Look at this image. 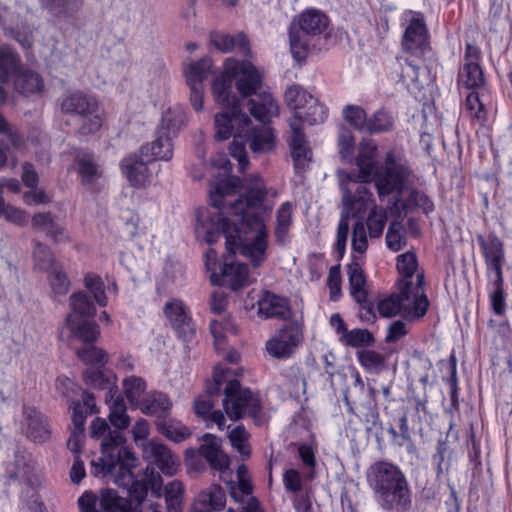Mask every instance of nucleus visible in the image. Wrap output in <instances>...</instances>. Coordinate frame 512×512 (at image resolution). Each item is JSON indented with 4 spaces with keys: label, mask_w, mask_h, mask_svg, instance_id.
Masks as SVG:
<instances>
[{
    "label": "nucleus",
    "mask_w": 512,
    "mask_h": 512,
    "mask_svg": "<svg viewBox=\"0 0 512 512\" xmlns=\"http://www.w3.org/2000/svg\"><path fill=\"white\" fill-rule=\"evenodd\" d=\"M212 94L223 108L214 118L215 138L223 141L233 135L230 154L243 172L249 163L246 144L256 153V127L245 112L256 119V100L250 98L256 94V66L247 59L227 58L223 73L213 80Z\"/></svg>",
    "instance_id": "obj_1"
},
{
    "label": "nucleus",
    "mask_w": 512,
    "mask_h": 512,
    "mask_svg": "<svg viewBox=\"0 0 512 512\" xmlns=\"http://www.w3.org/2000/svg\"><path fill=\"white\" fill-rule=\"evenodd\" d=\"M376 155V145L360 146L356 158L358 178L368 186L373 181L381 201L386 196L394 194L393 200L388 206L392 216L400 218L403 214L417 209L429 215L435 210L431 198L416 188L409 190L406 199L401 197L413 174L406 160L397 155L395 151L389 150L385 155L384 162L380 164L376 160Z\"/></svg>",
    "instance_id": "obj_2"
},
{
    "label": "nucleus",
    "mask_w": 512,
    "mask_h": 512,
    "mask_svg": "<svg viewBox=\"0 0 512 512\" xmlns=\"http://www.w3.org/2000/svg\"><path fill=\"white\" fill-rule=\"evenodd\" d=\"M244 208L247 213L242 218L244 220L242 226H232L234 233L228 230L219 235V237L225 235L226 238V253L222 256V262H218L217 252L213 248H209L205 253L206 268L211 272V284L228 286L235 291L245 286L248 280L247 264L236 262L235 256L239 254L256 266L255 197L231 205L234 214H241Z\"/></svg>",
    "instance_id": "obj_3"
},
{
    "label": "nucleus",
    "mask_w": 512,
    "mask_h": 512,
    "mask_svg": "<svg viewBox=\"0 0 512 512\" xmlns=\"http://www.w3.org/2000/svg\"><path fill=\"white\" fill-rule=\"evenodd\" d=\"M366 482L382 512H412L414 494L406 473L389 460H377L366 469Z\"/></svg>",
    "instance_id": "obj_4"
},
{
    "label": "nucleus",
    "mask_w": 512,
    "mask_h": 512,
    "mask_svg": "<svg viewBox=\"0 0 512 512\" xmlns=\"http://www.w3.org/2000/svg\"><path fill=\"white\" fill-rule=\"evenodd\" d=\"M237 375L236 370L221 363L214 366L212 381L207 382L205 393L196 397L193 403L194 412L199 418L208 421L217 398L222 394L223 408L228 417L233 420L242 418L252 393L241 387Z\"/></svg>",
    "instance_id": "obj_5"
},
{
    "label": "nucleus",
    "mask_w": 512,
    "mask_h": 512,
    "mask_svg": "<svg viewBox=\"0 0 512 512\" xmlns=\"http://www.w3.org/2000/svg\"><path fill=\"white\" fill-rule=\"evenodd\" d=\"M241 180L238 177L229 178L225 180H221L214 192L210 194V203L211 205L218 209V212L215 215H209L207 220H203L202 216L198 217V225L196 227V232L200 234L204 232V240L208 244H213L218 241L220 233H225L228 230L232 229V226H242L243 219L246 216L247 210L243 209V212L240 214H234L231 209V205L237 203L238 201L247 200L256 198V191L254 189H250L248 194L245 196H240L235 201H226V196H229L236 192L237 188L240 186Z\"/></svg>",
    "instance_id": "obj_6"
},
{
    "label": "nucleus",
    "mask_w": 512,
    "mask_h": 512,
    "mask_svg": "<svg viewBox=\"0 0 512 512\" xmlns=\"http://www.w3.org/2000/svg\"><path fill=\"white\" fill-rule=\"evenodd\" d=\"M481 59L480 48L474 44L466 43L464 63L458 71L457 85L471 90L466 96L464 106L472 121L484 126L488 120L486 101L490 99V93L486 87L484 72L480 65Z\"/></svg>",
    "instance_id": "obj_7"
},
{
    "label": "nucleus",
    "mask_w": 512,
    "mask_h": 512,
    "mask_svg": "<svg viewBox=\"0 0 512 512\" xmlns=\"http://www.w3.org/2000/svg\"><path fill=\"white\" fill-rule=\"evenodd\" d=\"M340 188L344 208L340 214L334 250L338 258L342 259L349 235V218L363 219L374 204V198L368 185L358 178V173H347L340 181Z\"/></svg>",
    "instance_id": "obj_8"
},
{
    "label": "nucleus",
    "mask_w": 512,
    "mask_h": 512,
    "mask_svg": "<svg viewBox=\"0 0 512 512\" xmlns=\"http://www.w3.org/2000/svg\"><path fill=\"white\" fill-rule=\"evenodd\" d=\"M411 18L404 30L401 46L410 57L396 56L395 64L401 68L399 81H416L419 69L432 52L430 33L421 12L410 11Z\"/></svg>",
    "instance_id": "obj_9"
},
{
    "label": "nucleus",
    "mask_w": 512,
    "mask_h": 512,
    "mask_svg": "<svg viewBox=\"0 0 512 512\" xmlns=\"http://www.w3.org/2000/svg\"><path fill=\"white\" fill-rule=\"evenodd\" d=\"M124 442L125 439L121 432H108L101 442L102 457L99 459V463L92 462L94 475L114 473L118 466V475L127 471L131 476V468L136 467L137 458L130 449L123 445Z\"/></svg>",
    "instance_id": "obj_10"
},
{
    "label": "nucleus",
    "mask_w": 512,
    "mask_h": 512,
    "mask_svg": "<svg viewBox=\"0 0 512 512\" xmlns=\"http://www.w3.org/2000/svg\"><path fill=\"white\" fill-rule=\"evenodd\" d=\"M64 114L78 115L81 124L78 134L86 136L94 134L102 126V117L99 113V104L96 98L82 91H74L66 95L60 103Z\"/></svg>",
    "instance_id": "obj_11"
},
{
    "label": "nucleus",
    "mask_w": 512,
    "mask_h": 512,
    "mask_svg": "<svg viewBox=\"0 0 512 512\" xmlns=\"http://www.w3.org/2000/svg\"><path fill=\"white\" fill-rule=\"evenodd\" d=\"M304 334L297 323L282 325L265 343V351L275 359H289L302 346Z\"/></svg>",
    "instance_id": "obj_12"
},
{
    "label": "nucleus",
    "mask_w": 512,
    "mask_h": 512,
    "mask_svg": "<svg viewBox=\"0 0 512 512\" xmlns=\"http://www.w3.org/2000/svg\"><path fill=\"white\" fill-rule=\"evenodd\" d=\"M258 317L287 324L295 322V312L290 299L271 291H264L258 299Z\"/></svg>",
    "instance_id": "obj_13"
},
{
    "label": "nucleus",
    "mask_w": 512,
    "mask_h": 512,
    "mask_svg": "<svg viewBox=\"0 0 512 512\" xmlns=\"http://www.w3.org/2000/svg\"><path fill=\"white\" fill-rule=\"evenodd\" d=\"M291 129V138L289 141V148L293 165L297 174L305 173L312 161V150L308 146V142L300 123L295 120L288 121Z\"/></svg>",
    "instance_id": "obj_14"
},
{
    "label": "nucleus",
    "mask_w": 512,
    "mask_h": 512,
    "mask_svg": "<svg viewBox=\"0 0 512 512\" xmlns=\"http://www.w3.org/2000/svg\"><path fill=\"white\" fill-rule=\"evenodd\" d=\"M163 312L178 337L184 341H190L195 336L193 320L182 300L173 299L168 301L163 308Z\"/></svg>",
    "instance_id": "obj_15"
},
{
    "label": "nucleus",
    "mask_w": 512,
    "mask_h": 512,
    "mask_svg": "<svg viewBox=\"0 0 512 512\" xmlns=\"http://www.w3.org/2000/svg\"><path fill=\"white\" fill-rule=\"evenodd\" d=\"M477 241L487 270L493 272L494 277H503L502 265L505 258L503 242L495 234H489L487 238L479 235Z\"/></svg>",
    "instance_id": "obj_16"
},
{
    "label": "nucleus",
    "mask_w": 512,
    "mask_h": 512,
    "mask_svg": "<svg viewBox=\"0 0 512 512\" xmlns=\"http://www.w3.org/2000/svg\"><path fill=\"white\" fill-rule=\"evenodd\" d=\"M143 458L148 466H157L161 472L173 476L177 472V462L171 450L164 444L149 442L143 448Z\"/></svg>",
    "instance_id": "obj_17"
},
{
    "label": "nucleus",
    "mask_w": 512,
    "mask_h": 512,
    "mask_svg": "<svg viewBox=\"0 0 512 512\" xmlns=\"http://www.w3.org/2000/svg\"><path fill=\"white\" fill-rule=\"evenodd\" d=\"M151 162L146 161L145 156L139 152V154L134 153L122 159L120 167L130 185L141 188L150 182L151 173L147 165Z\"/></svg>",
    "instance_id": "obj_18"
},
{
    "label": "nucleus",
    "mask_w": 512,
    "mask_h": 512,
    "mask_svg": "<svg viewBox=\"0 0 512 512\" xmlns=\"http://www.w3.org/2000/svg\"><path fill=\"white\" fill-rule=\"evenodd\" d=\"M293 224V204L289 201L283 202L275 214L273 236L276 245L287 247L291 243Z\"/></svg>",
    "instance_id": "obj_19"
},
{
    "label": "nucleus",
    "mask_w": 512,
    "mask_h": 512,
    "mask_svg": "<svg viewBox=\"0 0 512 512\" xmlns=\"http://www.w3.org/2000/svg\"><path fill=\"white\" fill-rule=\"evenodd\" d=\"M209 38L211 44L222 53L237 49L243 56H251L250 42L243 32L230 35L221 31H212Z\"/></svg>",
    "instance_id": "obj_20"
},
{
    "label": "nucleus",
    "mask_w": 512,
    "mask_h": 512,
    "mask_svg": "<svg viewBox=\"0 0 512 512\" xmlns=\"http://www.w3.org/2000/svg\"><path fill=\"white\" fill-rule=\"evenodd\" d=\"M203 443L199 447L200 455L205 458L210 467L223 471L229 467L230 459L221 449L220 439L212 434H205L202 438Z\"/></svg>",
    "instance_id": "obj_21"
},
{
    "label": "nucleus",
    "mask_w": 512,
    "mask_h": 512,
    "mask_svg": "<svg viewBox=\"0 0 512 512\" xmlns=\"http://www.w3.org/2000/svg\"><path fill=\"white\" fill-rule=\"evenodd\" d=\"M412 282L404 281L398 293H391L377 304V310L381 317L391 318L399 313L403 315L404 304L411 298Z\"/></svg>",
    "instance_id": "obj_22"
},
{
    "label": "nucleus",
    "mask_w": 512,
    "mask_h": 512,
    "mask_svg": "<svg viewBox=\"0 0 512 512\" xmlns=\"http://www.w3.org/2000/svg\"><path fill=\"white\" fill-rule=\"evenodd\" d=\"M24 414L27 421V437L36 443L48 441L51 430L47 417L32 407L26 408Z\"/></svg>",
    "instance_id": "obj_23"
},
{
    "label": "nucleus",
    "mask_w": 512,
    "mask_h": 512,
    "mask_svg": "<svg viewBox=\"0 0 512 512\" xmlns=\"http://www.w3.org/2000/svg\"><path fill=\"white\" fill-rule=\"evenodd\" d=\"M66 325L71 331L73 338L83 344H94L100 335V328L94 320H78L75 321L74 314H68Z\"/></svg>",
    "instance_id": "obj_24"
},
{
    "label": "nucleus",
    "mask_w": 512,
    "mask_h": 512,
    "mask_svg": "<svg viewBox=\"0 0 512 512\" xmlns=\"http://www.w3.org/2000/svg\"><path fill=\"white\" fill-rule=\"evenodd\" d=\"M280 113L277 100L271 92L263 90L262 75L258 69V123L272 122Z\"/></svg>",
    "instance_id": "obj_25"
},
{
    "label": "nucleus",
    "mask_w": 512,
    "mask_h": 512,
    "mask_svg": "<svg viewBox=\"0 0 512 512\" xmlns=\"http://www.w3.org/2000/svg\"><path fill=\"white\" fill-rule=\"evenodd\" d=\"M19 66V56L8 46H0V105L6 102L4 84L7 83L12 74Z\"/></svg>",
    "instance_id": "obj_26"
},
{
    "label": "nucleus",
    "mask_w": 512,
    "mask_h": 512,
    "mask_svg": "<svg viewBox=\"0 0 512 512\" xmlns=\"http://www.w3.org/2000/svg\"><path fill=\"white\" fill-rule=\"evenodd\" d=\"M140 153L145 156L146 161L171 160L173 156L171 137L159 133L153 142L140 148Z\"/></svg>",
    "instance_id": "obj_27"
},
{
    "label": "nucleus",
    "mask_w": 512,
    "mask_h": 512,
    "mask_svg": "<svg viewBox=\"0 0 512 512\" xmlns=\"http://www.w3.org/2000/svg\"><path fill=\"white\" fill-rule=\"evenodd\" d=\"M72 423L75 434H83L87 415L97 413L95 397L92 393L84 391L82 401L73 402Z\"/></svg>",
    "instance_id": "obj_28"
},
{
    "label": "nucleus",
    "mask_w": 512,
    "mask_h": 512,
    "mask_svg": "<svg viewBox=\"0 0 512 512\" xmlns=\"http://www.w3.org/2000/svg\"><path fill=\"white\" fill-rule=\"evenodd\" d=\"M72 423L75 434H83L87 415L97 413L95 397L92 393L84 391L82 401L73 402Z\"/></svg>",
    "instance_id": "obj_29"
},
{
    "label": "nucleus",
    "mask_w": 512,
    "mask_h": 512,
    "mask_svg": "<svg viewBox=\"0 0 512 512\" xmlns=\"http://www.w3.org/2000/svg\"><path fill=\"white\" fill-rule=\"evenodd\" d=\"M115 379L116 377L111 371L100 368L90 367L83 372V381L86 385L94 389L109 390L106 401H108V396L111 399L114 397L113 387H115Z\"/></svg>",
    "instance_id": "obj_30"
},
{
    "label": "nucleus",
    "mask_w": 512,
    "mask_h": 512,
    "mask_svg": "<svg viewBox=\"0 0 512 512\" xmlns=\"http://www.w3.org/2000/svg\"><path fill=\"white\" fill-rule=\"evenodd\" d=\"M299 31L305 35H320L328 27V17L315 9L306 10L299 16Z\"/></svg>",
    "instance_id": "obj_31"
},
{
    "label": "nucleus",
    "mask_w": 512,
    "mask_h": 512,
    "mask_svg": "<svg viewBox=\"0 0 512 512\" xmlns=\"http://www.w3.org/2000/svg\"><path fill=\"white\" fill-rule=\"evenodd\" d=\"M327 113V107L321 104L319 100L313 96L310 98L306 108L297 112V114H294L293 118L290 120H295L297 123H300L303 128L304 123L309 125L323 123L327 118Z\"/></svg>",
    "instance_id": "obj_32"
},
{
    "label": "nucleus",
    "mask_w": 512,
    "mask_h": 512,
    "mask_svg": "<svg viewBox=\"0 0 512 512\" xmlns=\"http://www.w3.org/2000/svg\"><path fill=\"white\" fill-rule=\"evenodd\" d=\"M75 164L77 172L81 177V184L84 186L95 184L102 176V171L91 154L77 155Z\"/></svg>",
    "instance_id": "obj_33"
},
{
    "label": "nucleus",
    "mask_w": 512,
    "mask_h": 512,
    "mask_svg": "<svg viewBox=\"0 0 512 512\" xmlns=\"http://www.w3.org/2000/svg\"><path fill=\"white\" fill-rule=\"evenodd\" d=\"M171 402L167 394L153 391L147 393L138 408L145 415L165 414L171 409Z\"/></svg>",
    "instance_id": "obj_34"
},
{
    "label": "nucleus",
    "mask_w": 512,
    "mask_h": 512,
    "mask_svg": "<svg viewBox=\"0 0 512 512\" xmlns=\"http://www.w3.org/2000/svg\"><path fill=\"white\" fill-rule=\"evenodd\" d=\"M43 8L56 17H73L83 5V0H40Z\"/></svg>",
    "instance_id": "obj_35"
},
{
    "label": "nucleus",
    "mask_w": 512,
    "mask_h": 512,
    "mask_svg": "<svg viewBox=\"0 0 512 512\" xmlns=\"http://www.w3.org/2000/svg\"><path fill=\"white\" fill-rule=\"evenodd\" d=\"M146 382L138 376H130L123 380L124 395L133 408L141 405L146 393Z\"/></svg>",
    "instance_id": "obj_36"
},
{
    "label": "nucleus",
    "mask_w": 512,
    "mask_h": 512,
    "mask_svg": "<svg viewBox=\"0 0 512 512\" xmlns=\"http://www.w3.org/2000/svg\"><path fill=\"white\" fill-rule=\"evenodd\" d=\"M394 129V117L385 110L379 109L368 117L365 134H381L390 132Z\"/></svg>",
    "instance_id": "obj_37"
},
{
    "label": "nucleus",
    "mask_w": 512,
    "mask_h": 512,
    "mask_svg": "<svg viewBox=\"0 0 512 512\" xmlns=\"http://www.w3.org/2000/svg\"><path fill=\"white\" fill-rule=\"evenodd\" d=\"M347 274L349 278V289L352 298L362 297L367 294V279L361 265L353 260L347 265Z\"/></svg>",
    "instance_id": "obj_38"
},
{
    "label": "nucleus",
    "mask_w": 512,
    "mask_h": 512,
    "mask_svg": "<svg viewBox=\"0 0 512 512\" xmlns=\"http://www.w3.org/2000/svg\"><path fill=\"white\" fill-rule=\"evenodd\" d=\"M16 90L28 96L30 94L39 93L44 88L43 79L41 76L31 70H25L20 73L15 80Z\"/></svg>",
    "instance_id": "obj_39"
},
{
    "label": "nucleus",
    "mask_w": 512,
    "mask_h": 512,
    "mask_svg": "<svg viewBox=\"0 0 512 512\" xmlns=\"http://www.w3.org/2000/svg\"><path fill=\"white\" fill-rule=\"evenodd\" d=\"M313 95L299 84H292L285 90L284 100L286 105L297 112L302 111L308 105Z\"/></svg>",
    "instance_id": "obj_40"
},
{
    "label": "nucleus",
    "mask_w": 512,
    "mask_h": 512,
    "mask_svg": "<svg viewBox=\"0 0 512 512\" xmlns=\"http://www.w3.org/2000/svg\"><path fill=\"white\" fill-rule=\"evenodd\" d=\"M156 425L162 435L176 443H180L191 436L189 428L175 420L158 419Z\"/></svg>",
    "instance_id": "obj_41"
},
{
    "label": "nucleus",
    "mask_w": 512,
    "mask_h": 512,
    "mask_svg": "<svg viewBox=\"0 0 512 512\" xmlns=\"http://www.w3.org/2000/svg\"><path fill=\"white\" fill-rule=\"evenodd\" d=\"M212 68V60L209 57L192 62L184 69L187 84L203 85V81L209 76Z\"/></svg>",
    "instance_id": "obj_42"
},
{
    "label": "nucleus",
    "mask_w": 512,
    "mask_h": 512,
    "mask_svg": "<svg viewBox=\"0 0 512 512\" xmlns=\"http://www.w3.org/2000/svg\"><path fill=\"white\" fill-rule=\"evenodd\" d=\"M70 306L72 313L75 315V321L84 320L83 317H93L96 313V308L88 295L79 291L71 295Z\"/></svg>",
    "instance_id": "obj_43"
},
{
    "label": "nucleus",
    "mask_w": 512,
    "mask_h": 512,
    "mask_svg": "<svg viewBox=\"0 0 512 512\" xmlns=\"http://www.w3.org/2000/svg\"><path fill=\"white\" fill-rule=\"evenodd\" d=\"M33 260L34 267L45 272H49L59 264L56 262L51 249L39 241H34Z\"/></svg>",
    "instance_id": "obj_44"
},
{
    "label": "nucleus",
    "mask_w": 512,
    "mask_h": 512,
    "mask_svg": "<svg viewBox=\"0 0 512 512\" xmlns=\"http://www.w3.org/2000/svg\"><path fill=\"white\" fill-rule=\"evenodd\" d=\"M277 144L278 138L272 122L258 123V154L274 151Z\"/></svg>",
    "instance_id": "obj_45"
},
{
    "label": "nucleus",
    "mask_w": 512,
    "mask_h": 512,
    "mask_svg": "<svg viewBox=\"0 0 512 512\" xmlns=\"http://www.w3.org/2000/svg\"><path fill=\"white\" fill-rule=\"evenodd\" d=\"M342 116L356 131L365 133L368 116L359 105L347 104L342 110Z\"/></svg>",
    "instance_id": "obj_46"
},
{
    "label": "nucleus",
    "mask_w": 512,
    "mask_h": 512,
    "mask_svg": "<svg viewBox=\"0 0 512 512\" xmlns=\"http://www.w3.org/2000/svg\"><path fill=\"white\" fill-rule=\"evenodd\" d=\"M127 478V483L130 484L129 488V495L130 497L136 501L138 504H141L144 502L148 495V484L146 480H138L134 478V473L131 470V476L129 475V472L123 471L122 474L117 475V482L122 481L124 483L125 479Z\"/></svg>",
    "instance_id": "obj_47"
},
{
    "label": "nucleus",
    "mask_w": 512,
    "mask_h": 512,
    "mask_svg": "<svg viewBox=\"0 0 512 512\" xmlns=\"http://www.w3.org/2000/svg\"><path fill=\"white\" fill-rule=\"evenodd\" d=\"M356 356L360 365L368 372L379 373L385 367V357L374 350L363 349Z\"/></svg>",
    "instance_id": "obj_48"
},
{
    "label": "nucleus",
    "mask_w": 512,
    "mask_h": 512,
    "mask_svg": "<svg viewBox=\"0 0 512 512\" xmlns=\"http://www.w3.org/2000/svg\"><path fill=\"white\" fill-rule=\"evenodd\" d=\"M340 341L353 348L368 347L374 344L375 337L368 329L355 328L348 330L344 337H340Z\"/></svg>",
    "instance_id": "obj_49"
},
{
    "label": "nucleus",
    "mask_w": 512,
    "mask_h": 512,
    "mask_svg": "<svg viewBox=\"0 0 512 512\" xmlns=\"http://www.w3.org/2000/svg\"><path fill=\"white\" fill-rule=\"evenodd\" d=\"M387 222V212L382 207H377L376 205L370 210L366 225L368 229L369 236L371 238H379L381 237L384 227Z\"/></svg>",
    "instance_id": "obj_50"
},
{
    "label": "nucleus",
    "mask_w": 512,
    "mask_h": 512,
    "mask_svg": "<svg viewBox=\"0 0 512 512\" xmlns=\"http://www.w3.org/2000/svg\"><path fill=\"white\" fill-rule=\"evenodd\" d=\"M306 36L296 28L291 27L289 30L290 50L293 58L299 62L305 60L309 52L310 45Z\"/></svg>",
    "instance_id": "obj_51"
},
{
    "label": "nucleus",
    "mask_w": 512,
    "mask_h": 512,
    "mask_svg": "<svg viewBox=\"0 0 512 512\" xmlns=\"http://www.w3.org/2000/svg\"><path fill=\"white\" fill-rule=\"evenodd\" d=\"M126 404L124 399L118 395L110 405L109 420L117 428L116 431L126 429L130 424L129 416L126 414Z\"/></svg>",
    "instance_id": "obj_52"
},
{
    "label": "nucleus",
    "mask_w": 512,
    "mask_h": 512,
    "mask_svg": "<svg viewBox=\"0 0 512 512\" xmlns=\"http://www.w3.org/2000/svg\"><path fill=\"white\" fill-rule=\"evenodd\" d=\"M492 286L493 289L489 294L491 308L496 315L503 316L506 311L504 278L494 277Z\"/></svg>",
    "instance_id": "obj_53"
},
{
    "label": "nucleus",
    "mask_w": 512,
    "mask_h": 512,
    "mask_svg": "<svg viewBox=\"0 0 512 512\" xmlns=\"http://www.w3.org/2000/svg\"><path fill=\"white\" fill-rule=\"evenodd\" d=\"M414 301L412 305H405L403 309V318L409 322L418 320L424 317L429 308V300L424 292L417 296H413Z\"/></svg>",
    "instance_id": "obj_54"
},
{
    "label": "nucleus",
    "mask_w": 512,
    "mask_h": 512,
    "mask_svg": "<svg viewBox=\"0 0 512 512\" xmlns=\"http://www.w3.org/2000/svg\"><path fill=\"white\" fill-rule=\"evenodd\" d=\"M78 358L87 365H100L103 367L108 361V354L94 346V344H87L84 348L76 350Z\"/></svg>",
    "instance_id": "obj_55"
},
{
    "label": "nucleus",
    "mask_w": 512,
    "mask_h": 512,
    "mask_svg": "<svg viewBox=\"0 0 512 512\" xmlns=\"http://www.w3.org/2000/svg\"><path fill=\"white\" fill-rule=\"evenodd\" d=\"M100 507L104 512H134L125 508L123 499L113 489L101 491Z\"/></svg>",
    "instance_id": "obj_56"
},
{
    "label": "nucleus",
    "mask_w": 512,
    "mask_h": 512,
    "mask_svg": "<svg viewBox=\"0 0 512 512\" xmlns=\"http://www.w3.org/2000/svg\"><path fill=\"white\" fill-rule=\"evenodd\" d=\"M396 267L399 274L403 277L401 285L404 281H410L418 267L416 254L414 252L407 251L398 255Z\"/></svg>",
    "instance_id": "obj_57"
},
{
    "label": "nucleus",
    "mask_w": 512,
    "mask_h": 512,
    "mask_svg": "<svg viewBox=\"0 0 512 512\" xmlns=\"http://www.w3.org/2000/svg\"><path fill=\"white\" fill-rule=\"evenodd\" d=\"M84 282L85 287L93 294L96 303L101 307H105L107 305V297L101 277L89 272L85 275Z\"/></svg>",
    "instance_id": "obj_58"
},
{
    "label": "nucleus",
    "mask_w": 512,
    "mask_h": 512,
    "mask_svg": "<svg viewBox=\"0 0 512 512\" xmlns=\"http://www.w3.org/2000/svg\"><path fill=\"white\" fill-rule=\"evenodd\" d=\"M49 281L55 294L65 295L70 287V281L60 264L56 265L49 272Z\"/></svg>",
    "instance_id": "obj_59"
},
{
    "label": "nucleus",
    "mask_w": 512,
    "mask_h": 512,
    "mask_svg": "<svg viewBox=\"0 0 512 512\" xmlns=\"http://www.w3.org/2000/svg\"><path fill=\"white\" fill-rule=\"evenodd\" d=\"M402 231L401 222H391L389 224L387 233H386V245L389 250L393 252H398L403 249L406 244L405 238Z\"/></svg>",
    "instance_id": "obj_60"
},
{
    "label": "nucleus",
    "mask_w": 512,
    "mask_h": 512,
    "mask_svg": "<svg viewBox=\"0 0 512 512\" xmlns=\"http://www.w3.org/2000/svg\"><path fill=\"white\" fill-rule=\"evenodd\" d=\"M182 124V115L180 113H176L172 109H168L162 115L161 130L159 133L168 136H170V134L175 135L180 130Z\"/></svg>",
    "instance_id": "obj_61"
},
{
    "label": "nucleus",
    "mask_w": 512,
    "mask_h": 512,
    "mask_svg": "<svg viewBox=\"0 0 512 512\" xmlns=\"http://www.w3.org/2000/svg\"><path fill=\"white\" fill-rule=\"evenodd\" d=\"M277 196L278 192L276 189L267 188L263 181L258 177V213L260 211L270 212Z\"/></svg>",
    "instance_id": "obj_62"
},
{
    "label": "nucleus",
    "mask_w": 512,
    "mask_h": 512,
    "mask_svg": "<svg viewBox=\"0 0 512 512\" xmlns=\"http://www.w3.org/2000/svg\"><path fill=\"white\" fill-rule=\"evenodd\" d=\"M352 250L363 254L368 248L367 232L363 219H358L352 229Z\"/></svg>",
    "instance_id": "obj_63"
},
{
    "label": "nucleus",
    "mask_w": 512,
    "mask_h": 512,
    "mask_svg": "<svg viewBox=\"0 0 512 512\" xmlns=\"http://www.w3.org/2000/svg\"><path fill=\"white\" fill-rule=\"evenodd\" d=\"M0 218L18 226H22L26 222V214L19 208L7 204L3 197L0 196Z\"/></svg>",
    "instance_id": "obj_64"
}]
</instances>
